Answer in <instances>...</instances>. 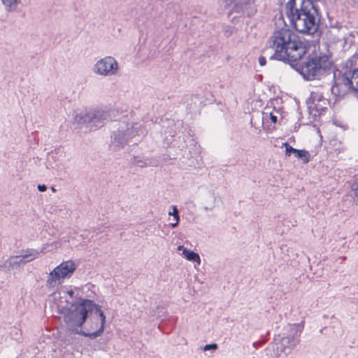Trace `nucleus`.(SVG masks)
<instances>
[{"label":"nucleus","mask_w":358,"mask_h":358,"mask_svg":"<svg viewBox=\"0 0 358 358\" xmlns=\"http://www.w3.org/2000/svg\"><path fill=\"white\" fill-rule=\"evenodd\" d=\"M64 315V322L69 331L76 334L96 338L103 331L106 316L100 306L90 299H79L70 306L57 305Z\"/></svg>","instance_id":"1"},{"label":"nucleus","mask_w":358,"mask_h":358,"mask_svg":"<svg viewBox=\"0 0 358 358\" xmlns=\"http://www.w3.org/2000/svg\"><path fill=\"white\" fill-rule=\"evenodd\" d=\"M271 59L296 62L306 52V45L296 34L288 29L275 31L267 42V48L264 51L269 55Z\"/></svg>","instance_id":"2"},{"label":"nucleus","mask_w":358,"mask_h":358,"mask_svg":"<svg viewBox=\"0 0 358 358\" xmlns=\"http://www.w3.org/2000/svg\"><path fill=\"white\" fill-rule=\"evenodd\" d=\"M289 0L285 6V13L291 24L299 32L313 34L317 28L318 10L316 4L308 1Z\"/></svg>","instance_id":"3"},{"label":"nucleus","mask_w":358,"mask_h":358,"mask_svg":"<svg viewBox=\"0 0 358 358\" xmlns=\"http://www.w3.org/2000/svg\"><path fill=\"white\" fill-rule=\"evenodd\" d=\"M145 130L138 123L122 122L113 134L111 145L118 148L123 147L129 143L136 144L140 137L145 136Z\"/></svg>","instance_id":"4"},{"label":"nucleus","mask_w":358,"mask_h":358,"mask_svg":"<svg viewBox=\"0 0 358 358\" xmlns=\"http://www.w3.org/2000/svg\"><path fill=\"white\" fill-rule=\"evenodd\" d=\"M331 61L327 55L309 57L299 68V73L308 80L320 79L331 67Z\"/></svg>","instance_id":"5"},{"label":"nucleus","mask_w":358,"mask_h":358,"mask_svg":"<svg viewBox=\"0 0 358 358\" xmlns=\"http://www.w3.org/2000/svg\"><path fill=\"white\" fill-rule=\"evenodd\" d=\"M114 111L103 108H96L83 111L77 114L75 121L78 124H89L90 127L100 128L112 119Z\"/></svg>","instance_id":"6"},{"label":"nucleus","mask_w":358,"mask_h":358,"mask_svg":"<svg viewBox=\"0 0 358 358\" xmlns=\"http://www.w3.org/2000/svg\"><path fill=\"white\" fill-rule=\"evenodd\" d=\"M76 270V265L72 261H66L55 267L48 275L46 287L54 289L61 285L64 280L69 278Z\"/></svg>","instance_id":"7"},{"label":"nucleus","mask_w":358,"mask_h":358,"mask_svg":"<svg viewBox=\"0 0 358 358\" xmlns=\"http://www.w3.org/2000/svg\"><path fill=\"white\" fill-rule=\"evenodd\" d=\"M352 90L358 94V69L345 71L341 78H338L332 86V92L338 96L343 95L348 90Z\"/></svg>","instance_id":"8"},{"label":"nucleus","mask_w":358,"mask_h":358,"mask_svg":"<svg viewBox=\"0 0 358 358\" xmlns=\"http://www.w3.org/2000/svg\"><path fill=\"white\" fill-rule=\"evenodd\" d=\"M286 334L279 338L278 350L290 353L291 350L299 343V337L303 331V326L299 324L287 325Z\"/></svg>","instance_id":"9"},{"label":"nucleus","mask_w":358,"mask_h":358,"mask_svg":"<svg viewBox=\"0 0 358 358\" xmlns=\"http://www.w3.org/2000/svg\"><path fill=\"white\" fill-rule=\"evenodd\" d=\"M120 71L117 61L112 56H106L96 61L93 66L94 74L102 77L118 75Z\"/></svg>","instance_id":"10"},{"label":"nucleus","mask_w":358,"mask_h":358,"mask_svg":"<svg viewBox=\"0 0 358 358\" xmlns=\"http://www.w3.org/2000/svg\"><path fill=\"white\" fill-rule=\"evenodd\" d=\"M39 255V252L35 249H27V250L22 252L19 257L20 261L22 262L23 264L27 262H29L35 259H36Z\"/></svg>","instance_id":"11"},{"label":"nucleus","mask_w":358,"mask_h":358,"mask_svg":"<svg viewBox=\"0 0 358 358\" xmlns=\"http://www.w3.org/2000/svg\"><path fill=\"white\" fill-rule=\"evenodd\" d=\"M5 9L8 12L15 11L21 0H1Z\"/></svg>","instance_id":"12"},{"label":"nucleus","mask_w":358,"mask_h":358,"mask_svg":"<svg viewBox=\"0 0 358 358\" xmlns=\"http://www.w3.org/2000/svg\"><path fill=\"white\" fill-rule=\"evenodd\" d=\"M328 103L327 101L324 98L321 97L320 102L317 101L316 102L315 96H313V106H310V108H313L315 109L317 112H322L324 109L327 108Z\"/></svg>","instance_id":"13"},{"label":"nucleus","mask_w":358,"mask_h":358,"mask_svg":"<svg viewBox=\"0 0 358 358\" xmlns=\"http://www.w3.org/2000/svg\"><path fill=\"white\" fill-rule=\"evenodd\" d=\"M183 255L189 261L196 262L199 264L201 262V259H200L199 254H197L192 250H189L187 249H184Z\"/></svg>","instance_id":"14"},{"label":"nucleus","mask_w":358,"mask_h":358,"mask_svg":"<svg viewBox=\"0 0 358 358\" xmlns=\"http://www.w3.org/2000/svg\"><path fill=\"white\" fill-rule=\"evenodd\" d=\"M7 264L10 269L17 268L20 264H23L22 262L20 261L19 255L11 257L7 259Z\"/></svg>","instance_id":"15"},{"label":"nucleus","mask_w":358,"mask_h":358,"mask_svg":"<svg viewBox=\"0 0 358 358\" xmlns=\"http://www.w3.org/2000/svg\"><path fill=\"white\" fill-rule=\"evenodd\" d=\"M294 155L296 158L302 159L305 164L310 160L309 152L304 150H296Z\"/></svg>","instance_id":"16"},{"label":"nucleus","mask_w":358,"mask_h":358,"mask_svg":"<svg viewBox=\"0 0 358 358\" xmlns=\"http://www.w3.org/2000/svg\"><path fill=\"white\" fill-rule=\"evenodd\" d=\"M172 212L169 213V215L173 216L174 219H176V222L171 223V227L172 228H176L178 227L179 221H180V215H179V211L176 207V206H172Z\"/></svg>","instance_id":"17"},{"label":"nucleus","mask_w":358,"mask_h":358,"mask_svg":"<svg viewBox=\"0 0 358 358\" xmlns=\"http://www.w3.org/2000/svg\"><path fill=\"white\" fill-rule=\"evenodd\" d=\"M351 192L354 196L358 199V175H355L350 184Z\"/></svg>","instance_id":"18"},{"label":"nucleus","mask_w":358,"mask_h":358,"mask_svg":"<svg viewBox=\"0 0 358 358\" xmlns=\"http://www.w3.org/2000/svg\"><path fill=\"white\" fill-rule=\"evenodd\" d=\"M282 146L285 148V155L290 156L291 154H295L296 149L292 148L290 145H289L287 143H284L282 144Z\"/></svg>","instance_id":"19"},{"label":"nucleus","mask_w":358,"mask_h":358,"mask_svg":"<svg viewBox=\"0 0 358 358\" xmlns=\"http://www.w3.org/2000/svg\"><path fill=\"white\" fill-rule=\"evenodd\" d=\"M133 163L140 167H145L148 165V163L145 160L138 159L136 157L134 158Z\"/></svg>","instance_id":"20"},{"label":"nucleus","mask_w":358,"mask_h":358,"mask_svg":"<svg viewBox=\"0 0 358 358\" xmlns=\"http://www.w3.org/2000/svg\"><path fill=\"white\" fill-rule=\"evenodd\" d=\"M10 270V268L8 267V264H7V260L0 264V272L6 273Z\"/></svg>","instance_id":"21"},{"label":"nucleus","mask_w":358,"mask_h":358,"mask_svg":"<svg viewBox=\"0 0 358 358\" xmlns=\"http://www.w3.org/2000/svg\"><path fill=\"white\" fill-rule=\"evenodd\" d=\"M217 349V345L216 343L206 345L203 348V351H207V350H215Z\"/></svg>","instance_id":"22"},{"label":"nucleus","mask_w":358,"mask_h":358,"mask_svg":"<svg viewBox=\"0 0 358 358\" xmlns=\"http://www.w3.org/2000/svg\"><path fill=\"white\" fill-rule=\"evenodd\" d=\"M266 58L263 56L259 57V64L260 66H264L266 64Z\"/></svg>","instance_id":"23"},{"label":"nucleus","mask_w":358,"mask_h":358,"mask_svg":"<svg viewBox=\"0 0 358 358\" xmlns=\"http://www.w3.org/2000/svg\"><path fill=\"white\" fill-rule=\"evenodd\" d=\"M270 119L273 123H276L278 118L277 116L274 115L273 113H270Z\"/></svg>","instance_id":"24"},{"label":"nucleus","mask_w":358,"mask_h":358,"mask_svg":"<svg viewBox=\"0 0 358 358\" xmlns=\"http://www.w3.org/2000/svg\"><path fill=\"white\" fill-rule=\"evenodd\" d=\"M38 189L40 192H45L47 189V187L45 185H38Z\"/></svg>","instance_id":"25"},{"label":"nucleus","mask_w":358,"mask_h":358,"mask_svg":"<svg viewBox=\"0 0 358 358\" xmlns=\"http://www.w3.org/2000/svg\"><path fill=\"white\" fill-rule=\"evenodd\" d=\"M313 96H315L316 102H317V101L320 102V101H321V97H323L322 95H319V94H313V95H312V99L313 98Z\"/></svg>","instance_id":"26"},{"label":"nucleus","mask_w":358,"mask_h":358,"mask_svg":"<svg viewBox=\"0 0 358 358\" xmlns=\"http://www.w3.org/2000/svg\"><path fill=\"white\" fill-rule=\"evenodd\" d=\"M71 297H72L73 296V290H69L67 292H66Z\"/></svg>","instance_id":"27"},{"label":"nucleus","mask_w":358,"mask_h":358,"mask_svg":"<svg viewBox=\"0 0 358 358\" xmlns=\"http://www.w3.org/2000/svg\"><path fill=\"white\" fill-rule=\"evenodd\" d=\"M184 249H186L185 248H184L182 245H179L178 247V250H182V252L184 251Z\"/></svg>","instance_id":"28"},{"label":"nucleus","mask_w":358,"mask_h":358,"mask_svg":"<svg viewBox=\"0 0 358 358\" xmlns=\"http://www.w3.org/2000/svg\"><path fill=\"white\" fill-rule=\"evenodd\" d=\"M231 3H238L239 0H229Z\"/></svg>","instance_id":"29"},{"label":"nucleus","mask_w":358,"mask_h":358,"mask_svg":"<svg viewBox=\"0 0 358 358\" xmlns=\"http://www.w3.org/2000/svg\"><path fill=\"white\" fill-rule=\"evenodd\" d=\"M51 189H52V192H56V189H55V188L54 187H51Z\"/></svg>","instance_id":"30"}]
</instances>
